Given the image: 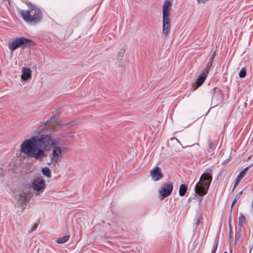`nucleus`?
<instances>
[{"mask_svg": "<svg viewBox=\"0 0 253 253\" xmlns=\"http://www.w3.org/2000/svg\"><path fill=\"white\" fill-rule=\"evenodd\" d=\"M59 140L48 134L34 136L24 140L20 146L21 151L40 161L47 156L44 151H49L55 145H59Z\"/></svg>", "mask_w": 253, "mask_h": 253, "instance_id": "obj_1", "label": "nucleus"}, {"mask_svg": "<svg viewBox=\"0 0 253 253\" xmlns=\"http://www.w3.org/2000/svg\"><path fill=\"white\" fill-rule=\"evenodd\" d=\"M28 8L20 11L22 19L27 23L36 24L40 22L42 19V13L36 5L29 3Z\"/></svg>", "mask_w": 253, "mask_h": 253, "instance_id": "obj_2", "label": "nucleus"}, {"mask_svg": "<svg viewBox=\"0 0 253 253\" xmlns=\"http://www.w3.org/2000/svg\"><path fill=\"white\" fill-rule=\"evenodd\" d=\"M171 10L172 2L166 0L162 7V33L166 37L169 35L171 30V19L170 15Z\"/></svg>", "mask_w": 253, "mask_h": 253, "instance_id": "obj_3", "label": "nucleus"}, {"mask_svg": "<svg viewBox=\"0 0 253 253\" xmlns=\"http://www.w3.org/2000/svg\"><path fill=\"white\" fill-rule=\"evenodd\" d=\"M212 178V175L210 173L203 174L199 182L195 186V190L196 194L200 196L205 195L211 182Z\"/></svg>", "mask_w": 253, "mask_h": 253, "instance_id": "obj_4", "label": "nucleus"}, {"mask_svg": "<svg viewBox=\"0 0 253 253\" xmlns=\"http://www.w3.org/2000/svg\"><path fill=\"white\" fill-rule=\"evenodd\" d=\"M32 41L23 37H18L12 40L8 44V47L10 51L12 52L17 48H24L27 45H30Z\"/></svg>", "mask_w": 253, "mask_h": 253, "instance_id": "obj_5", "label": "nucleus"}, {"mask_svg": "<svg viewBox=\"0 0 253 253\" xmlns=\"http://www.w3.org/2000/svg\"><path fill=\"white\" fill-rule=\"evenodd\" d=\"M32 185L35 195L38 196L45 188V181L41 177L37 178L34 180Z\"/></svg>", "mask_w": 253, "mask_h": 253, "instance_id": "obj_6", "label": "nucleus"}, {"mask_svg": "<svg viewBox=\"0 0 253 253\" xmlns=\"http://www.w3.org/2000/svg\"><path fill=\"white\" fill-rule=\"evenodd\" d=\"M52 154L50 156L51 163L56 164L62 159V149L58 145H55L52 149Z\"/></svg>", "mask_w": 253, "mask_h": 253, "instance_id": "obj_7", "label": "nucleus"}, {"mask_svg": "<svg viewBox=\"0 0 253 253\" xmlns=\"http://www.w3.org/2000/svg\"><path fill=\"white\" fill-rule=\"evenodd\" d=\"M173 189V185L171 183H164L159 191L161 196V200H163L166 197L169 196Z\"/></svg>", "mask_w": 253, "mask_h": 253, "instance_id": "obj_8", "label": "nucleus"}, {"mask_svg": "<svg viewBox=\"0 0 253 253\" xmlns=\"http://www.w3.org/2000/svg\"><path fill=\"white\" fill-rule=\"evenodd\" d=\"M150 176L152 180L154 181H157L163 177V174L160 168L155 167L150 171Z\"/></svg>", "mask_w": 253, "mask_h": 253, "instance_id": "obj_9", "label": "nucleus"}, {"mask_svg": "<svg viewBox=\"0 0 253 253\" xmlns=\"http://www.w3.org/2000/svg\"><path fill=\"white\" fill-rule=\"evenodd\" d=\"M207 75L206 73L202 72L197 79L195 84L193 85V90L196 89L197 87L200 86L205 82Z\"/></svg>", "mask_w": 253, "mask_h": 253, "instance_id": "obj_10", "label": "nucleus"}, {"mask_svg": "<svg viewBox=\"0 0 253 253\" xmlns=\"http://www.w3.org/2000/svg\"><path fill=\"white\" fill-rule=\"evenodd\" d=\"M31 70L29 68H23L22 70L21 78L22 80L27 81L31 79Z\"/></svg>", "mask_w": 253, "mask_h": 253, "instance_id": "obj_11", "label": "nucleus"}, {"mask_svg": "<svg viewBox=\"0 0 253 253\" xmlns=\"http://www.w3.org/2000/svg\"><path fill=\"white\" fill-rule=\"evenodd\" d=\"M125 53V48L124 45H122L117 49L116 52V56L117 60H122Z\"/></svg>", "mask_w": 253, "mask_h": 253, "instance_id": "obj_12", "label": "nucleus"}, {"mask_svg": "<svg viewBox=\"0 0 253 253\" xmlns=\"http://www.w3.org/2000/svg\"><path fill=\"white\" fill-rule=\"evenodd\" d=\"M48 123L47 122H45L42 124L39 127L36 129L35 131V134L39 135L42 132L43 130L47 128Z\"/></svg>", "mask_w": 253, "mask_h": 253, "instance_id": "obj_13", "label": "nucleus"}, {"mask_svg": "<svg viewBox=\"0 0 253 253\" xmlns=\"http://www.w3.org/2000/svg\"><path fill=\"white\" fill-rule=\"evenodd\" d=\"M30 194L27 192H22L20 194V201L22 203H24L29 200Z\"/></svg>", "mask_w": 253, "mask_h": 253, "instance_id": "obj_14", "label": "nucleus"}, {"mask_svg": "<svg viewBox=\"0 0 253 253\" xmlns=\"http://www.w3.org/2000/svg\"><path fill=\"white\" fill-rule=\"evenodd\" d=\"M249 167L245 168L242 171H241L238 175L236 179L238 181L240 180L245 176L247 171L248 170Z\"/></svg>", "mask_w": 253, "mask_h": 253, "instance_id": "obj_15", "label": "nucleus"}, {"mask_svg": "<svg viewBox=\"0 0 253 253\" xmlns=\"http://www.w3.org/2000/svg\"><path fill=\"white\" fill-rule=\"evenodd\" d=\"M42 174L46 177L50 178L51 176L50 170L49 168L44 167L42 169Z\"/></svg>", "mask_w": 253, "mask_h": 253, "instance_id": "obj_16", "label": "nucleus"}, {"mask_svg": "<svg viewBox=\"0 0 253 253\" xmlns=\"http://www.w3.org/2000/svg\"><path fill=\"white\" fill-rule=\"evenodd\" d=\"M187 186L185 184L180 186L179 193L181 196H184L187 191Z\"/></svg>", "mask_w": 253, "mask_h": 253, "instance_id": "obj_17", "label": "nucleus"}, {"mask_svg": "<svg viewBox=\"0 0 253 253\" xmlns=\"http://www.w3.org/2000/svg\"><path fill=\"white\" fill-rule=\"evenodd\" d=\"M69 235H66L64 237H62L56 241V243L58 244H63L67 242L69 239Z\"/></svg>", "mask_w": 253, "mask_h": 253, "instance_id": "obj_18", "label": "nucleus"}, {"mask_svg": "<svg viewBox=\"0 0 253 253\" xmlns=\"http://www.w3.org/2000/svg\"><path fill=\"white\" fill-rule=\"evenodd\" d=\"M246 218L245 216L241 214L239 217V225L242 227L243 224L245 223Z\"/></svg>", "mask_w": 253, "mask_h": 253, "instance_id": "obj_19", "label": "nucleus"}, {"mask_svg": "<svg viewBox=\"0 0 253 253\" xmlns=\"http://www.w3.org/2000/svg\"><path fill=\"white\" fill-rule=\"evenodd\" d=\"M243 192L241 191L238 194L236 195L235 196L234 199L233 200L232 205H231V208H232L233 206L235 205V204L236 203V202L240 198L241 195L242 194Z\"/></svg>", "mask_w": 253, "mask_h": 253, "instance_id": "obj_20", "label": "nucleus"}, {"mask_svg": "<svg viewBox=\"0 0 253 253\" xmlns=\"http://www.w3.org/2000/svg\"><path fill=\"white\" fill-rule=\"evenodd\" d=\"M212 65V63L209 61L207 65L206 68H205V69L204 70V71L203 72L204 73H206L207 75H208Z\"/></svg>", "mask_w": 253, "mask_h": 253, "instance_id": "obj_21", "label": "nucleus"}, {"mask_svg": "<svg viewBox=\"0 0 253 253\" xmlns=\"http://www.w3.org/2000/svg\"><path fill=\"white\" fill-rule=\"evenodd\" d=\"M246 75V69L242 68L239 72V75L240 78H244Z\"/></svg>", "mask_w": 253, "mask_h": 253, "instance_id": "obj_22", "label": "nucleus"}, {"mask_svg": "<svg viewBox=\"0 0 253 253\" xmlns=\"http://www.w3.org/2000/svg\"><path fill=\"white\" fill-rule=\"evenodd\" d=\"M218 246V240H216L213 245L211 253H215Z\"/></svg>", "mask_w": 253, "mask_h": 253, "instance_id": "obj_23", "label": "nucleus"}, {"mask_svg": "<svg viewBox=\"0 0 253 253\" xmlns=\"http://www.w3.org/2000/svg\"><path fill=\"white\" fill-rule=\"evenodd\" d=\"M213 94L217 95L221 94H222V91L219 88L215 87L213 89Z\"/></svg>", "mask_w": 253, "mask_h": 253, "instance_id": "obj_24", "label": "nucleus"}, {"mask_svg": "<svg viewBox=\"0 0 253 253\" xmlns=\"http://www.w3.org/2000/svg\"><path fill=\"white\" fill-rule=\"evenodd\" d=\"M215 52L214 51L211 55V56L209 59V62H211L212 63V62L214 60V57H215Z\"/></svg>", "mask_w": 253, "mask_h": 253, "instance_id": "obj_25", "label": "nucleus"}, {"mask_svg": "<svg viewBox=\"0 0 253 253\" xmlns=\"http://www.w3.org/2000/svg\"><path fill=\"white\" fill-rule=\"evenodd\" d=\"M38 227V225L37 224H35L31 228V230H29V232H32L35 230Z\"/></svg>", "mask_w": 253, "mask_h": 253, "instance_id": "obj_26", "label": "nucleus"}, {"mask_svg": "<svg viewBox=\"0 0 253 253\" xmlns=\"http://www.w3.org/2000/svg\"><path fill=\"white\" fill-rule=\"evenodd\" d=\"M239 183V181H238L237 180H236L235 183L233 188V191L235 189L236 187L238 185Z\"/></svg>", "mask_w": 253, "mask_h": 253, "instance_id": "obj_27", "label": "nucleus"}, {"mask_svg": "<svg viewBox=\"0 0 253 253\" xmlns=\"http://www.w3.org/2000/svg\"><path fill=\"white\" fill-rule=\"evenodd\" d=\"M239 183V181H238L237 180H236L235 183L233 188V191L235 189L236 187L238 185Z\"/></svg>", "mask_w": 253, "mask_h": 253, "instance_id": "obj_28", "label": "nucleus"}, {"mask_svg": "<svg viewBox=\"0 0 253 253\" xmlns=\"http://www.w3.org/2000/svg\"><path fill=\"white\" fill-rule=\"evenodd\" d=\"M55 125L57 126V127H60L61 126V124H60L59 121H56L55 122Z\"/></svg>", "mask_w": 253, "mask_h": 253, "instance_id": "obj_29", "label": "nucleus"}, {"mask_svg": "<svg viewBox=\"0 0 253 253\" xmlns=\"http://www.w3.org/2000/svg\"><path fill=\"white\" fill-rule=\"evenodd\" d=\"M208 0H197V2L198 3H205L206 1Z\"/></svg>", "mask_w": 253, "mask_h": 253, "instance_id": "obj_30", "label": "nucleus"}, {"mask_svg": "<svg viewBox=\"0 0 253 253\" xmlns=\"http://www.w3.org/2000/svg\"><path fill=\"white\" fill-rule=\"evenodd\" d=\"M173 139L176 140L179 143H180V142L177 138L174 137V138L171 139V140H173Z\"/></svg>", "mask_w": 253, "mask_h": 253, "instance_id": "obj_31", "label": "nucleus"}, {"mask_svg": "<svg viewBox=\"0 0 253 253\" xmlns=\"http://www.w3.org/2000/svg\"><path fill=\"white\" fill-rule=\"evenodd\" d=\"M224 253H227L226 252H224Z\"/></svg>", "mask_w": 253, "mask_h": 253, "instance_id": "obj_32", "label": "nucleus"}]
</instances>
